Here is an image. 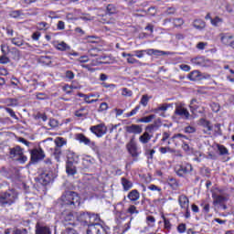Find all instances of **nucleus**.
<instances>
[{
  "mask_svg": "<svg viewBox=\"0 0 234 234\" xmlns=\"http://www.w3.org/2000/svg\"><path fill=\"white\" fill-rule=\"evenodd\" d=\"M78 89H81V87H80V86H74V85H69V84H65V85L62 87V90H63V92H65L66 94H72V90H78Z\"/></svg>",
  "mask_w": 234,
  "mask_h": 234,
  "instance_id": "29",
  "label": "nucleus"
},
{
  "mask_svg": "<svg viewBox=\"0 0 234 234\" xmlns=\"http://www.w3.org/2000/svg\"><path fill=\"white\" fill-rule=\"evenodd\" d=\"M61 153H62L61 148L55 146L53 155L55 156V159L57 160V162H59L61 158Z\"/></svg>",
  "mask_w": 234,
  "mask_h": 234,
  "instance_id": "50",
  "label": "nucleus"
},
{
  "mask_svg": "<svg viewBox=\"0 0 234 234\" xmlns=\"http://www.w3.org/2000/svg\"><path fill=\"white\" fill-rule=\"evenodd\" d=\"M178 203L181 209H186L189 207V198L184 194L178 197Z\"/></svg>",
  "mask_w": 234,
  "mask_h": 234,
  "instance_id": "17",
  "label": "nucleus"
},
{
  "mask_svg": "<svg viewBox=\"0 0 234 234\" xmlns=\"http://www.w3.org/2000/svg\"><path fill=\"white\" fill-rule=\"evenodd\" d=\"M45 158V152L43 149H33L31 150V160L32 162H39V160H43Z\"/></svg>",
  "mask_w": 234,
  "mask_h": 234,
  "instance_id": "11",
  "label": "nucleus"
},
{
  "mask_svg": "<svg viewBox=\"0 0 234 234\" xmlns=\"http://www.w3.org/2000/svg\"><path fill=\"white\" fill-rule=\"evenodd\" d=\"M65 78L69 81H72V80H74V78H76V74H74V72L72 70H66Z\"/></svg>",
  "mask_w": 234,
  "mask_h": 234,
  "instance_id": "56",
  "label": "nucleus"
},
{
  "mask_svg": "<svg viewBox=\"0 0 234 234\" xmlns=\"http://www.w3.org/2000/svg\"><path fill=\"white\" fill-rule=\"evenodd\" d=\"M56 48H57V50H59L60 52H66V50H70V46H69V44L62 41L56 45Z\"/></svg>",
  "mask_w": 234,
  "mask_h": 234,
  "instance_id": "33",
  "label": "nucleus"
},
{
  "mask_svg": "<svg viewBox=\"0 0 234 234\" xmlns=\"http://www.w3.org/2000/svg\"><path fill=\"white\" fill-rule=\"evenodd\" d=\"M100 52H101V51L100 49H98L97 48H92L88 50V54L91 58H98L100 56Z\"/></svg>",
  "mask_w": 234,
  "mask_h": 234,
  "instance_id": "47",
  "label": "nucleus"
},
{
  "mask_svg": "<svg viewBox=\"0 0 234 234\" xmlns=\"http://www.w3.org/2000/svg\"><path fill=\"white\" fill-rule=\"evenodd\" d=\"M172 23L176 28H178L179 27H182L184 25V18H172Z\"/></svg>",
  "mask_w": 234,
  "mask_h": 234,
  "instance_id": "49",
  "label": "nucleus"
},
{
  "mask_svg": "<svg viewBox=\"0 0 234 234\" xmlns=\"http://www.w3.org/2000/svg\"><path fill=\"white\" fill-rule=\"evenodd\" d=\"M127 198L130 199V202H136L140 200V192L137 189H133L128 193Z\"/></svg>",
  "mask_w": 234,
  "mask_h": 234,
  "instance_id": "23",
  "label": "nucleus"
},
{
  "mask_svg": "<svg viewBox=\"0 0 234 234\" xmlns=\"http://www.w3.org/2000/svg\"><path fill=\"white\" fill-rule=\"evenodd\" d=\"M134 52V57L138 58L139 59H142L145 54H147V49H141V50H135Z\"/></svg>",
  "mask_w": 234,
  "mask_h": 234,
  "instance_id": "52",
  "label": "nucleus"
},
{
  "mask_svg": "<svg viewBox=\"0 0 234 234\" xmlns=\"http://www.w3.org/2000/svg\"><path fill=\"white\" fill-rule=\"evenodd\" d=\"M127 218V216H125V214L122 211L117 212L116 214V224H118V226H120L122 224V222H123V220H125Z\"/></svg>",
  "mask_w": 234,
  "mask_h": 234,
  "instance_id": "37",
  "label": "nucleus"
},
{
  "mask_svg": "<svg viewBox=\"0 0 234 234\" xmlns=\"http://www.w3.org/2000/svg\"><path fill=\"white\" fill-rule=\"evenodd\" d=\"M159 153L161 154H167V153L174 154L176 153V151L169 146H162L159 148Z\"/></svg>",
  "mask_w": 234,
  "mask_h": 234,
  "instance_id": "38",
  "label": "nucleus"
},
{
  "mask_svg": "<svg viewBox=\"0 0 234 234\" xmlns=\"http://www.w3.org/2000/svg\"><path fill=\"white\" fill-rule=\"evenodd\" d=\"M99 58V63L100 65H109V57L105 56V55H99L98 56Z\"/></svg>",
  "mask_w": 234,
  "mask_h": 234,
  "instance_id": "48",
  "label": "nucleus"
},
{
  "mask_svg": "<svg viewBox=\"0 0 234 234\" xmlns=\"http://www.w3.org/2000/svg\"><path fill=\"white\" fill-rule=\"evenodd\" d=\"M126 149L131 154L132 158H133V162L138 161V156L142 154V152L138 150V145L136 144V142H134V139H131L130 142L126 144Z\"/></svg>",
  "mask_w": 234,
  "mask_h": 234,
  "instance_id": "6",
  "label": "nucleus"
},
{
  "mask_svg": "<svg viewBox=\"0 0 234 234\" xmlns=\"http://www.w3.org/2000/svg\"><path fill=\"white\" fill-rule=\"evenodd\" d=\"M218 151H219L220 156H226V154H229V151L224 144H217Z\"/></svg>",
  "mask_w": 234,
  "mask_h": 234,
  "instance_id": "39",
  "label": "nucleus"
},
{
  "mask_svg": "<svg viewBox=\"0 0 234 234\" xmlns=\"http://www.w3.org/2000/svg\"><path fill=\"white\" fill-rule=\"evenodd\" d=\"M36 120H42V122H47L48 120V117L47 116V113H37Z\"/></svg>",
  "mask_w": 234,
  "mask_h": 234,
  "instance_id": "61",
  "label": "nucleus"
},
{
  "mask_svg": "<svg viewBox=\"0 0 234 234\" xmlns=\"http://www.w3.org/2000/svg\"><path fill=\"white\" fill-rule=\"evenodd\" d=\"M192 63H194V65H197L198 67H204L206 65V58L204 57H197L192 59Z\"/></svg>",
  "mask_w": 234,
  "mask_h": 234,
  "instance_id": "35",
  "label": "nucleus"
},
{
  "mask_svg": "<svg viewBox=\"0 0 234 234\" xmlns=\"http://www.w3.org/2000/svg\"><path fill=\"white\" fill-rule=\"evenodd\" d=\"M126 213H128V215H138L140 213V210H138V208L136 207V206L134 205H130L129 207L126 210Z\"/></svg>",
  "mask_w": 234,
  "mask_h": 234,
  "instance_id": "40",
  "label": "nucleus"
},
{
  "mask_svg": "<svg viewBox=\"0 0 234 234\" xmlns=\"http://www.w3.org/2000/svg\"><path fill=\"white\" fill-rule=\"evenodd\" d=\"M193 25L195 28H197V30H202V28H206V22L200 19L195 20Z\"/></svg>",
  "mask_w": 234,
  "mask_h": 234,
  "instance_id": "42",
  "label": "nucleus"
},
{
  "mask_svg": "<svg viewBox=\"0 0 234 234\" xmlns=\"http://www.w3.org/2000/svg\"><path fill=\"white\" fill-rule=\"evenodd\" d=\"M186 223H180L177 226V231L178 233H186Z\"/></svg>",
  "mask_w": 234,
  "mask_h": 234,
  "instance_id": "64",
  "label": "nucleus"
},
{
  "mask_svg": "<svg viewBox=\"0 0 234 234\" xmlns=\"http://www.w3.org/2000/svg\"><path fill=\"white\" fill-rule=\"evenodd\" d=\"M10 63V58L6 55L0 56V65H6Z\"/></svg>",
  "mask_w": 234,
  "mask_h": 234,
  "instance_id": "62",
  "label": "nucleus"
},
{
  "mask_svg": "<svg viewBox=\"0 0 234 234\" xmlns=\"http://www.w3.org/2000/svg\"><path fill=\"white\" fill-rule=\"evenodd\" d=\"M212 197L214 199V204H222V202H226V200H228L226 197L220 196V195L218 196L213 195Z\"/></svg>",
  "mask_w": 234,
  "mask_h": 234,
  "instance_id": "46",
  "label": "nucleus"
},
{
  "mask_svg": "<svg viewBox=\"0 0 234 234\" xmlns=\"http://www.w3.org/2000/svg\"><path fill=\"white\" fill-rule=\"evenodd\" d=\"M199 123L207 129V131H213V125L211 124V122L207 121L205 118H202L199 120Z\"/></svg>",
  "mask_w": 234,
  "mask_h": 234,
  "instance_id": "34",
  "label": "nucleus"
},
{
  "mask_svg": "<svg viewBox=\"0 0 234 234\" xmlns=\"http://www.w3.org/2000/svg\"><path fill=\"white\" fill-rule=\"evenodd\" d=\"M180 139V140H189V137L185 135V134H182V133H175L173 136H172V140L173 142H175L176 140L177 139Z\"/></svg>",
  "mask_w": 234,
  "mask_h": 234,
  "instance_id": "55",
  "label": "nucleus"
},
{
  "mask_svg": "<svg viewBox=\"0 0 234 234\" xmlns=\"http://www.w3.org/2000/svg\"><path fill=\"white\" fill-rule=\"evenodd\" d=\"M222 18H220L219 16H216L215 18L211 19V25H213V27H217L218 24L222 23Z\"/></svg>",
  "mask_w": 234,
  "mask_h": 234,
  "instance_id": "63",
  "label": "nucleus"
},
{
  "mask_svg": "<svg viewBox=\"0 0 234 234\" xmlns=\"http://www.w3.org/2000/svg\"><path fill=\"white\" fill-rule=\"evenodd\" d=\"M16 200H17V193L14 189L0 193L1 207H10L16 204Z\"/></svg>",
  "mask_w": 234,
  "mask_h": 234,
  "instance_id": "3",
  "label": "nucleus"
},
{
  "mask_svg": "<svg viewBox=\"0 0 234 234\" xmlns=\"http://www.w3.org/2000/svg\"><path fill=\"white\" fill-rule=\"evenodd\" d=\"M121 184L122 186L123 191H129L130 189H133V183L125 177L121 178Z\"/></svg>",
  "mask_w": 234,
  "mask_h": 234,
  "instance_id": "25",
  "label": "nucleus"
},
{
  "mask_svg": "<svg viewBox=\"0 0 234 234\" xmlns=\"http://www.w3.org/2000/svg\"><path fill=\"white\" fill-rule=\"evenodd\" d=\"M220 39L223 45H229L231 43V39H233V36L228 33H222L220 34Z\"/></svg>",
  "mask_w": 234,
  "mask_h": 234,
  "instance_id": "27",
  "label": "nucleus"
},
{
  "mask_svg": "<svg viewBox=\"0 0 234 234\" xmlns=\"http://www.w3.org/2000/svg\"><path fill=\"white\" fill-rule=\"evenodd\" d=\"M22 151L23 149L19 145L9 148V156H11V158H17L19 154H21Z\"/></svg>",
  "mask_w": 234,
  "mask_h": 234,
  "instance_id": "22",
  "label": "nucleus"
},
{
  "mask_svg": "<svg viewBox=\"0 0 234 234\" xmlns=\"http://www.w3.org/2000/svg\"><path fill=\"white\" fill-rule=\"evenodd\" d=\"M147 55L148 56H155L156 58L160 56H165V52L158 49H153V48H148L147 49Z\"/></svg>",
  "mask_w": 234,
  "mask_h": 234,
  "instance_id": "30",
  "label": "nucleus"
},
{
  "mask_svg": "<svg viewBox=\"0 0 234 234\" xmlns=\"http://www.w3.org/2000/svg\"><path fill=\"white\" fill-rule=\"evenodd\" d=\"M149 100H151V97H149V95H143L139 101V104L135 106L134 109H133L130 112H127L125 114L126 118H131V116H134L135 114H137L138 111L142 109V105L143 107H146L147 105H149Z\"/></svg>",
  "mask_w": 234,
  "mask_h": 234,
  "instance_id": "7",
  "label": "nucleus"
},
{
  "mask_svg": "<svg viewBox=\"0 0 234 234\" xmlns=\"http://www.w3.org/2000/svg\"><path fill=\"white\" fill-rule=\"evenodd\" d=\"M77 216L72 211H63L60 215V222L64 228L76 227Z\"/></svg>",
  "mask_w": 234,
  "mask_h": 234,
  "instance_id": "4",
  "label": "nucleus"
},
{
  "mask_svg": "<svg viewBox=\"0 0 234 234\" xmlns=\"http://www.w3.org/2000/svg\"><path fill=\"white\" fill-rule=\"evenodd\" d=\"M76 139L78 142H80V144H84V145H90V144L94 145V143H92L90 139H89V137L85 136L83 133H78L76 135Z\"/></svg>",
  "mask_w": 234,
  "mask_h": 234,
  "instance_id": "18",
  "label": "nucleus"
},
{
  "mask_svg": "<svg viewBox=\"0 0 234 234\" xmlns=\"http://www.w3.org/2000/svg\"><path fill=\"white\" fill-rule=\"evenodd\" d=\"M66 173L68 176H74L78 173V169L72 163H66Z\"/></svg>",
  "mask_w": 234,
  "mask_h": 234,
  "instance_id": "20",
  "label": "nucleus"
},
{
  "mask_svg": "<svg viewBox=\"0 0 234 234\" xmlns=\"http://www.w3.org/2000/svg\"><path fill=\"white\" fill-rule=\"evenodd\" d=\"M161 218H163L164 229L166 231H171V229H173V224H171V220H173V218H167L164 214L161 215Z\"/></svg>",
  "mask_w": 234,
  "mask_h": 234,
  "instance_id": "19",
  "label": "nucleus"
},
{
  "mask_svg": "<svg viewBox=\"0 0 234 234\" xmlns=\"http://www.w3.org/2000/svg\"><path fill=\"white\" fill-rule=\"evenodd\" d=\"M154 153H156L154 149H147L145 151V156H147L148 160H153L154 158Z\"/></svg>",
  "mask_w": 234,
  "mask_h": 234,
  "instance_id": "58",
  "label": "nucleus"
},
{
  "mask_svg": "<svg viewBox=\"0 0 234 234\" xmlns=\"http://www.w3.org/2000/svg\"><path fill=\"white\" fill-rule=\"evenodd\" d=\"M106 12H107V14H109V16H112L114 14H117L118 9L116 8V6L114 5L110 4L106 7Z\"/></svg>",
  "mask_w": 234,
  "mask_h": 234,
  "instance_id": "43",
  "label": "nucleus"
},
{
  "mask_svg": "<svg viewBox=\"0 0 234 234\" xmlns=\"http://www.w3.org/2000/svg\"><path fill=\"white\" fill-rule=\"evenodd\" d=\"M95 162H96V159H94V157L90 155H84L82 157V165L84 169H89V167H90V165H93Z\"/></svg>",
  "mask_w": 234,
  "mask_h": 234,
  "instance_id": "15",
  "label": "nucleus"
},
{
  "mask_svg": "<svg viewBox=\"0 0 234 234\" xmlns=\"http://www.w3.org/2000/svg\"><path fill=\"white\" fill-rule=\"evenodd\" d=\"M100 59L98 58V57L95 59H92L90 64H82L81 67L82 69H86L87 70H89L90 72H94L96 69L92 67H98L100 66Z\"/></svg>",
  "mask_w": 234,
  "mask_h": 234,
  "instance_id": "16",
  "label": "nucleus"
},
{
  "mask_svg": "<svg viewBox=\"0 0 234 234\" xmlns=\"http://www.w3.org/2000/svg\"><path fill=\"white\" fill-rule=\"evenodd\" d=\"M145 131L149 133L150 134H154L156 131H158L157 127L154 125L153 123L149 124L148 126L145 127Z\"/></svg>",
  "mask_w": 234,
  "mask_h": 234,
  "instance_id": "54",
  "label": "nucleus"
},
{
  "mask_svg": "<svg viewBox=\"0 0 234 234\" xmlns=\"http://www.w3.org/2000/svg\"><path fill=\"white\" fill-rule=\"evenodd\" d=\"M201 76L202 74L200 73V71L194 70L188 74L187 78L188 80H190V81H198L200 80Z\"/></svg>",
  "mask_w": 234,
  "mask_h": 234,
  "instance_id": "26",
  "label": "nucleus"
},
{
  "mask_svg": "<svg viewBox=\"0 0 234 234\" xmlns=\"http://www.w3.org/2000/svg\"><path fill=\"white\" fill-rule=\"evenodd\" d=\"M38 63L41 65H52V57L41 56L38 58Z\"/></svg>",
  "mask_w": 234,
  "mask_h": 234,
  "instance_id": "31",
  "label": "nucleus"
},
{
  "mask_svg": "<svg viewBox=\"0 0 234 234\" xmlns=\"http://www.w3.org/2000/svg\"><path fill=\"white\" fill-rule=\"evenodd\" d=\"M68 164H80V155L73 151H69L67 154Z\"/></svg>",
  "mask_w": 234,
  "mask_h": 234,
  "instance_id": "14",
  "label": "nucleus"
},
{
  "mask_svg": "<svg viewBox=\"0 0 234 234\" xmlns=\"http://www.w3.org/2000/svg\"><path fill=\"white\" fill-rule=\"evenodd\" d=\"M175 114L176 116H180V118H183L184 120H189V117L191 116L187 108H184L183 106H177Z\"/></svg>",
  "mask_w": 234,
  "mask_h": 234,
  "instance_id": "12",
  "label": "nucleus"
},
{
  "mask_svg": "<svg viewBox=\"0 0 234 234\" xmlns=\"http://www.w3.org/2000/svg\"><path fill=\"white\" fill-rule=\"evenodd\" d=\"M155 222H156V218H154V216H147L146 217V224L148 226H150V228H154Z\"/></svg>",
  "mask_w": 234,
  "mask_h": 234,
  "instance_id": "53",
  "label": "nucleus"
},
{
  "mask_svg": "<svg viewBox=\"0 0 234 234\" xmlns=\"http://www.w3.org/2000/svg\"><path fill=\"white\" fill-rule=\"evenodd\" d=\"M142 126L140 124H132L129 126H126V133H129V134H142Z\"/></svg>",
  "mask_w": 234,
  "mask_h": 234,
  "instance_id": "13",
  "label": "nucleus"
},
{
  "mask_svg": "<svg viewBox=\"0 0 234 234\" xmlns=\"http://www.w3.org/2000/svg\"><path fill=\"white\" fill-rule=\"evenodd\" d=\"M60 206H70L76 207L81 204V197L75 191H65L58 199Z\"/></svg>",
  "mask_w": 234,
  "mask_h": 234,
  "instance_id": "2",
  "label": "nucleus"
},
{
  "mask_svg": "<svg viewBox=\"0 0 234 234\" xmlns=\"http://www.w3.org/2000/svg\"><path fill=\"white\" fill-rule=\"evenodd\" d=\"M36 234H52V231H50V228L47 226H41L38 223L36 226Z\"/></svg>",
  "mask_w": 234,
  "mask_h": 234,
  "instance_id": "21",
  "label": "nucleus"
},
{
  "mask_svg": "<svg viewBox=\"0 0 234 234\" xmlns=\"http://www.w3.org/2000/svg\"><path fill=\"white\" fill-rule=\"evenodd\" d=\"M11 43L16 45V47H23V45H25V40L20 37H13L11 38Z\"/></svg>",
  "mask_w": 234,
  "mask_h": 234,
  "instance_id": "44",
  "label": "nucleus"
},
{
  "mask_svg": "<svg viewBox=\"0 0 234 234\" xmlns=\"http://www.w3.org/2000/svg\"><path fill=\"white\" fill-rule=\"evenodd\" d=\"M167 184L172 189H176V187H178V181L175 177H168Z\"/></svg>",
  "mask_w": 234,
  "mask_h": 234,
  "instance_id": "41",
  "label": "nucleus"
},
{
  "mask_svg": "<svg viewBox=\"0 0 234 234\" xmlns=\"http://www.w3.org/2000/svg\"><path fill=\"white\" fill-rule=\"evenodd\" d=\"M88 114H89V112H87L85 108H80L75 112V116L77 118H80L81 120H85Z\"/></svg>",
  "mask_w": 234,
  "mask_h": 234,
  "instance_id": "28",
  "label": "nucleus"
},
{
  "mask_svg": "<svg viewBox=\"0 0 234 234\" xmlns=\"http://www.w3.org/2000/svg\"><path fill=\"white\" fill-rule=\"evenodd\" d=\"M151 138H153V134L150 133L149 132L145 131V132L139 137V142H141V144H149V142H151Z\"/></svg>",
  "mask_w": 234,
  "mask_h": 234,
  "instance_id": "24",
  "label": "nucleus"
},
{
  "mask_svg": "<svg viewBox=\"0 0 234 234\" xmlns=\"http://www.w3.org/2000/svg\"><path fill=\"white\" fill-rule=\"evenodd\" d=\"M16 160H17L19 164H25L28 160V158L27 157V155H25V154L22 151L21 154H19L17 158H16Z\"/></svg>",
  "mask_w": 234,
  "mask_h": 234,
  "instance_id": "59",
  "label": "nucleus"
},
{
  "mask_svg": "<svg viewBox=\"0 0 234 234\" xmlns=\"http://www.w3.org/2000/svg\"><path fill=\"white\" fill-rule=\"evenodd\" d=\"M94 217V214L90 212H80L77 216V220L84 226H88L87 234H109L111 233V228L105 224L95 223L90 225V219Z\"/></svg>",
  "mask_w": 234,
  "mask_h": 234,
  "instance_id": "1",
  "label": "nucleus"
},
{
  "mask_svg": "<svg viewBox=\"0 0 234 234\" xmlns=\"http://www.w3.org/2000/svg\"><path fill=\"white\" fill-rule=\"evenodd\" d=\"M10 173H11L10 168H7L5 166H2L0 168V175L2 176H5V178H10Z\"/></svg>",
  "mask_w": 234,
  "mask_h": 234,
  "instance_id": "45",
  "label": "nucleus"
},
{
  "mask_svg": "<svg viewBox=\"0 0 234 234\" xmlns=\"http://www.w3.org/2000/svg\"><path fill=\"white\" fill-rule=\"evenodd\" d=\"M154 118H156L155 114H151L148 116H144L143 118L138 119V122L139 123H151V122H153V120H154Z\"/></svg>",
  "mask_w": 234,
  "mask_h": 234,
  "instance_id": "32",
  "label": "nucleus"
},
{
  "mask_svg": "<svg viewBox=\"0 0 234 234\" xmlns=\"http://www.w3.org/2000/svg\"><path fill=\"white\" fill-rule=\"evenodd\" d=\"M193 171V165L189 163H183L177 165L175 168V172L180 178H184Z\"/></svg>",
  "mask_w": 234,
  "mask_h": 234,
  "instance_id": "5",
  "label": "nucleus"
},
{
  "mask_svg": "<svg viewBox=\"0 0 234 234\" xmlns=\"http://www.w3.org/2000/svg\"><path fill=\"white\" fill-rule=\"evenodd\" d=\"M90 133L97 136V138H101L102 136H105L107 134V126L105 123H100L97 125H93L90 127Z\"/></svg>",
  "mask_w": 234,
  "mask_h": 234,
  "instance_id": "9",
  "label": "nucleus"
},
{
  "mask_svg": "<svg viewBox=\"0 0 234 234\" xmlns=\"http://www.w3.org/2000/svg\"><path fill=\"white\" fill-rule=\"evenodd\" d=\"M54 142L56 145L55 147L62 148L63 145H67V140L63 137H57Z\"/></svg>",
  "mask_w": 234,
  "mask_h": 234,
  "instance_id": "36",
  "label": "nucleus"
},
{
  "mask_svg": "<svg viewBox=\"0 0 234 234\" xmlns=\"http://www.w3.org/2000/svg\"><path fill=\"white\" fill-rule=\"evenodd\" d=\"M52 180H54V176L50 171H44L38 176V182L42 186H48Z\"/></svg>",
  "mask_w": 234,
  "mask_h": 234,
  "instance_id": "10",
  "label": "nucleus"
},
{
  "mask_svg": "<svg viewBox=\"0 0 234 234\" xmlns=\"http://www.w3.org/2000/svg\"><path fill=\"white\" fill-rule=\"evenodd\" d=\"M4 234H23V230L19 229H6Z\"/></svg>",
  "mask_w": 234,
  "mask_h": 234,
  "instance_id": "51",
  "label": "nucleus"
},
{
  "mask_svg": "<svg viewBox=\"0 0 234 234\" xmlns=\"http://www.w3.org/2000/svg\"><path fill=\"white\" fill-rule=\"evenodd\" d=\"M47 27H48V23H47V22H38L37 24V30H47Z\"/></svg>",
  "mask_w": 234,
  "mask_h": 234,
  "instance_id": "60",
  "label": "nucleus"
},
{
  "mask_svg": "<svg viewBox=\"0 0 234 234\" xmlns=\"http://www.w3.org/2000/svg\"><path fill=\"white\" fill-rule=\"evenodd\" d=\"M189 109L192 114H197V112H198V114L206 113V108L202 106V101L197 99H192L190 101Z\"/></svg>",
  "mask_w": 234,
  "mask_h": 234,
  "instance_id": "8",
  "label": "nucleus"
},
{
  "mask_svg": "<svg viewBox=\"0 0 234 234\" xmlns=\"http://www.w3.org/2000/svg\"><path fill=\"white\" fill-rule=\"evenodd\" d=\"M61 234H78V230L74 229L72 227H68L62 230Z\"/></svg>",
  "mask_w": 234,
  "mask_h": 234,
  "instance_id": "57",
  "label": "nucleus"
}]
</instances>
